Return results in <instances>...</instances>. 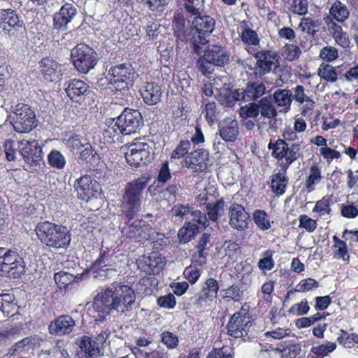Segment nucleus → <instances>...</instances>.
I'll return each mask as SVG.
<instances>
[{"instance_id":"09e8293b","label":"nucleus","mask_w":358,"mask_h":358,"mask_svg":"<svg viewBox=\"0 0 358 358\" xmlns=\"http://www.w3.org/2000/svg\"><path fill=\"white\" fill-rule=\"evenodd\" d=\"M48 162L50 166L55 169H62L66 164V159L63 155L56 150H52L48 155Z\"/></svg>"},{"instance_id":"4d7b16f0","label":"nucleus","mask_w":358,"mask_h":358,"mask_svg":"<svg viewBox=\"0 0 358 358\" xmlns=\"http://www.w3.org/2000/svg\"><path fill=\"white\" fill-rule=\"evenodd\" d=\"M331 211L329 200L323 198L316 202L313 213H315L318 217H322L328 215Z\"/></svg>"},{"instance_id":"e433bc0d","label":"nucleus","mask_w":358,"mask_h":358,"mask_svg":"<svg viewBox=\"0 0 358 358\" xmlns=\"http://www.w3.org/2000/svg\"><path fill=\"white\" fill-rule=\"evenodd\" d=\"M79 346L87 357H93L99 352V343L86 336L82 337Z\"/></svg>"},{"instance_id":"72a5a7b5","label":"nucleus","mask_w":358,"mask_h":358,"mask_svg":"<svg viewBox=\"0 0 358 358\" xmlns=\"http://www.w3.org/2000/svg\"><path fill=\"white\" fill-rule=\"evenodd\" d=\"M17 308L15 296L13 294H0V320L6 316L13 315Z\"/></svg>"},{"instance_id":"49530a36","label":"nucleus","mask_w":358,"mask_h":358,"mask_svg":"<svg viewBox=\"0 0 358 358\" xmlns=\"http://www.w3.org/2000/svg\"><path fill=\"white\" fill-rule=\"evenodd\" d=\"M337 341L346 348H352L354 344H358V334H348L346 331L341 329Z\"/></svg>"},{"instance_id":"4468645a","label":"nucleus","mask_w":358,"mask_h":358,"mask_svg":"<svg viewBox=\"0 0 358 358\" xmlns=\"http://www.w3.org/2000/svg\"><path fill=\"white\" fill-rule=\"evenodd\" d=\"M74 187L78 197L85 201L96 196L100 191L99 184L89 176H84L77 179Z\"/></svg>"},{"instance_id":"393cba45","label":"nucleus","mask_w":358,"mask_h":358,"mask_svg":"<svg viewBox=\"0 0 358 358\" xmlns=\"http://www.w3.org/2000/svg\"><path fill=\"white\" fill-rule=\"evenodd\" d=\"M42 340L37 336H29L16 343L9 350L10 355H21L32 353L33 350L39 348Z\"/></svg>"},{"instance_id":"dca6fc26","label":"nucleus","mask_w":358,"mask_h":358,"mask_svg":"<svg viewBox=\"0 0 358 358\" xmlns=\"http://www.w3.org/2000/svg\"><path fill=\"white\" fill-rule=\"evenodd\" d=\"M185 164L193 172H202L210 165L208 150L197 149L185 156Z\"/></svg>"},{"instance_id":"6e6552de","label":"nucleus","mask_w":358,"mask_h":358,"mask_svg":"<svg viewBox=\"0 0 358 358\" xmlns=\"http://www.w3.org/2000/svg\"><path fill=\"white\" fill-rule=\"evenodd\" d=\"M11 124L18 133H28L36 127V115L30 107L24 103H17L10 116Z\"/></svg>"},{"instance_id":"774afa93","label":"nucleus","mask_w":358,"mask_h":358,"mask_svg":"<svg viewBox=\"0 0 358 358\" xmlns=\"http://www.w3.org/2000/svg\"><path fill=\"white\" fill-rule=\"evenodd\" d=\"M320 152V155H322L324 159H325L328 163H330L334 159H338L341 157V153L339 151L327 146L322 147Z\"/></svg>"},{"instance_id":"3c124183","label":"nucleus","mask_w":358,"mask_h":358,"mask_svg":"<svg viewBox=\"0 0 358 358\" xmlns=\"http://www.w3.org/2000/svg\"><path fill=\"white\" fill-rule=\"evenodd\" d=\"M273 252L267 250L262 253V258L258 262V267L262 271H270L274 267Z\"/></svg>"},{"instance_id":"1a4fd4ad","label":"nucleus","mask_w":358,"mask_h":358,"mask_svg":"<svg viewBox=\"0 0 358 358\" xmlns=\"http://www.w3.org/2000/svg\"><path fill=\"white\" fill-rule=\"evenodd\" d=\"M22 259L15 251H6L0 248V274L13 278L20 277L24 271Z\"/></svg>"},{"instance_id":"412c9836","label":"nucleus","mask_w":358,"mask_h":358,"mask_svg":"<svg viewBox=\"0 0 358 358\" xmlns=\"http://www.w3.org/2000/svg\"><path fill=\"white\" fill-rule=\"evenodd\" d=\"M75 326L76 322L71 316L62 315L50 322L48 330L52 335L62 336L71 334Z\"/></svg>"},{"instance_id":"5fc2aeb1","label":"nucleus","mask_w":358,"mask_h":358,"mask_svg":"<svg viewBox=\"0 0 358 358\" xmlns=\"http://www.w3.org/2000/svg\"><path fill=\"white\" fill-rule=\"evenodd\" d=\"M280 351L282 358H301V348L299 344L290 343Z\"/></svg>"},{"instance_id":"c9c22d12","label":"nucleus","mask_w":358,"mask_h":358,"mask_svg":"<svg viewBox=\"0 0 358 358\" xmlns=\"http://www.w3.org/2000/svg\"><path fill=\"white\" fill-rule=\"evenodd\" d=\"M259 113L267 119H274L278 115L277 110L271 97H264L259 101Z\"/></svg>"},{"instance_id":"0e129e2a","label":"nucleus","mask_w":358,"mask_h":358,"mask_svg":"<svg viewBox=\"0 0 358 358\" xmlns=\"http://www.w3.org/2000/svg\"><path fill=\"white\" fill-rule=\"evenodd\" d=\"M299 220V227L305 229L308 232H313L317 228V221L309 217L306 215H301Z\"/></svg>"},{"instance_id":"b1692460","label":"nucleus","mask_w":358,"mask_h":358,"mask_svg":"<svg viewBox=\"0 0 358 358\" xmlns=\"http://www.w3.org/2000/svg\"><path fill=\"white\" fill-rule=\"evenodd\" d=\"M38 69L41 75L46 81H54L61 75V66L50 57L42 59L38 62Z\"/></svg>"},{"instance_id":"aec40b11","label":"nucleus","mask_w":358,"mask_h":358,"mask_svg":"<svg viewBox=\"0 0 358 358\" xmlns=\"http://www.w3.org/2000/svg\"><path fill=\"white\" fill-rule=\"evenodd\" d=\"M218 290L217 281L213 278H208L203 285L201 292L196 296L195 304L200 307L208 306L217 298Z\"/></svg>"},{"instance_id":"79ce46f5","label":"nucleus","mask_w":358,"mask_h":358,"mask_svg":"<svg viewBox=\"0 0 358 358\" xmlns=\"http://www.w3.org/2000/svg\"><path fill=\"white\" fill-rule=\"evenodd\" d=\"M287 185V178L285 173H277L274 174L271 179V188L274 193L278 195H282L285 193Z\"/></svg>"},{"instance_id":"7c9ffc66","label":"nucleus","mask_w":358,"mask_h":358,"mask_svg":"<svg viewBox=\"0 0 358 358\" xmlns=\"http://www.w3.org/2000/svg\"><path fill=\"white\" fill-rule=\"evenodd\" d=\"M110 263L108 252L101 251L99 258L93 263L92 266L94 278L106 277L108 275L109 267L112 266Z\"/></svg>"},{"instance_id":"0eeeda50","label":"nucleus","mask_w":358,"mask_h":358,"mask_svg":"<svg viewBox=\"0 0 358 358\" xmlns=\"http://www.w3.org/2000/svg\"><path fill=\"white\" fill-rule=\"evenodd\" d=\"M71 57L75 68L83 73L92 69L98 61L96 52L84 43L78 44L71 50Z\"/></svg>"},{"instance_id":"603ef678","label":"nucleus","mask_w":358,"mask_h":358,"mask_svg":"<svg viewBox=\"0 0 358 358\" xmlns=\"http://www.w3.org/2000/svg\"><path fill=\"white\" fill-rule=\"evenodd\" d=\"M301 146L298 143L288 144V149H285V157L287 167L300 156Z\"/></svg>"},{"instance_id":"f3484780","label":"nucleus","mask_w":358,"mask_h":358,"mask_svg":"<svg viewBox=\"0 0 358 358\" xmlns=\"http://www.w3.org/2000/svg\"><path fill=\"white\" fill-rule=\"evenodd\" d=\"M136 264L138 269L148 275L159 272L165 265L164 257L157 252H152L149 255L140 257Z\"/></svg>"},{"instance_id":"de8ad7c7","label":"nucleus","mask_w":358,"mask_h":358,"mask_svg":"<svg viewBox=\"0 0 358 358\" xmlns=\"http://www.w3.org/2000/svg\"><path fill=\"white\" fill-rule=\"evenodd\" d=\"M319 26V22L311 17H303L301 19L299 28L302 32L314 36L317 32L316 28Z\"/></svg>"},{"instance_id":"f257e3e1","label":"nucleus","mask_w":358,"mask_h":358,"mask_svg":"<svg viewBox=\"0 0 358 358\" xmlns=\"http://www.w3.org/2000/svg\"><path fill=\"white\" fill-rule=\"evenodd\" d=\"M135 301L136 294L131 287L112 284L96 296L93 308L99 313V320H103L111 311H115L118 314L131 311Z\"/></svg>"},{"instance_id":"a211bd4d","label":"nucleus","mask_w":358,"mask_h":358,"mask_svg":"<svg viewBox=\"0 0 358 358\" xmlns=\"http://www.w3.org/2000/svg\"><path fill=\"white\" fill-rule=\"evenodd\" d=\"M229 224L233 229L242 231L248 228L249 215L240 204L233 203L229 208Z\"/></svg>"},{"instance_id":"4be33fe9","label":"nucleus","mask_w":358,"mask_h":358,"mask_svg":"<svg viewBox=\"0 0 358 358\" xmlns=\"http://www.w3.org/2000/svg\"><path fill=\"white\" fill-rule=\"evenodd\" d=\"M218 133L225 142H234L239 136L237 120L232 117L223 119L218 123Z\"/></svg>"},{"instance_id":"864d4df0","label":"nucleus","mask_w":358,"mask_h":358,"mask_svg":"<svg viewBox=\"0 0 358 358\" xmlns=\"http://www.w3.org/2000/svg\"><path fill=\"white\" fill-rule=\"evenodd\" d=\"M321 180V172L319 167L313 165L310 167V174L306 180V187L308 191L313 189V186L320 182Z\"/></svg>"},{"instance_id":"680f3d73","label":"nucleus","mask_w":358,"mask_h":358,"mask_svg":"<svg viewBox=\"0 0 358 358\" xmlns=\"http://www.w3.org/2000/svg\"><path fill=\"white\" fill-rule=\"evenodd\" d=\"M320 57L324 61L331 62L338 58V50L333 46H325L320 50Z\"/></svg>"},{"instance_id":"052dcab7","label":"nucleus","mask_w":358,"mask_h":358,"mask_svg":"<svg viewBox=\"0 0 358 358\" xmlns=\"http://www.w3.org/2000/svg\"><path fill=\"white\" fill-rule=\"evenodd\" d=\"M318 282L313 278H306L301 280L296 286L295 291L297 292H306L313 289L317 288Z\"/></svg>"},{"instance_id":"c756f323","label":"nucleus","mask_w":358,"mask_h":358,"mask_svg":"<svg viewBox=\"0 0 358 358\" xmlns=\"http://www.w3.org/2000/svg\"><path fill=\"white\" fill-rule=\"evenodd\" d=\"M88 90L87 85L81 80H71L65 91L67 96L73 101H80Z\"/></svg>"},{"instance_id":"2eb2a0df","label":"nucleus","mask_w":358,"mask_h":358,"mask_svg":"<svg viewBox=\"0 0 358 358\" xmlns=\"http://www.w3.org/2000/svg\"><path fill=\"white\" fill-rule=\"evenodd\" d=\"M171 215L182 221L184 219L192 220L203 227L208 225V219L206 215H203L200 210H193L191 206L178 205L175 206L171 210Z\"/></svg>"},{"instance_id":"20e7f679","label":"nucleus","mask_w":358,"mask_h":358,"mask_svg":"<svg viewBox=\"0 0 358 358\" xmlns=\"http://www.w3.org/2000/svg\"><path fill=\"white\" fill-rule=\"evenodd\" d=\"M17 150L24 159V170L31 173H41L44 171L43 151L36 140L23 139L19 141Z\"/></svg>"},{"instance_id":"5701e85b","label":"nucleus","mask_w":358,"mask_h":358,"mask_svg":"<svg viewBox=\"0 0 358 358\" xmlns=\"http://www.w3.org/2000/svg\"><path fill=\"white\" fill-rule=\"evenodd\" d=\"M23 21L20 20L18 14L11 8L0 9V28L3 31L10 33L22 27Z\"/></svg>"},{"instance_id":"2f4dec72","label":"nucleus","mask_w":358,"mask_h":358,"mask_svg":"<svg viewBox=\"0 0 358 358\" xmlns=\"http://www.w3.org/2000/svg\"><path fill=\"white\" fill-rule=\"evenodd\" d=\"M241 38L249 54L254 55L259 52V38L255 31L249 28L244 29L241 32Z\"/></svg>"},{"instance_id":"e2e57ef3","label":"nucleus","mask_w":358,"mask_h":358,"mask_svg":"<svg viewBox=\"0 0 358 358\" xmlns=\"http://www.w3.org/2000/svg\"><path fill=\"white\" fill-rule=\"evenodd\" d=\"M161 341L169 349H174L178 345V338L170 331H163L161 335Z\"/></svg>"},{"instance_id":"8fccbe9b","label":"nucleus","mask_w":358,"mask_h":358,"mask_svg":"<svg viewBox=\"0 0 358 358\" xmlns=\"http://www.w3.org/2000/svg\"><path fill=\"white\" fill-rule=\"evenodd\" d=\"M253 220L256 225L262 230L265 231L271 228L270 220L264 210H255L253 213Z\"/></svg>"},{"instance_id":"bf43d9fd","label":"nucleus","mask_w":358,"mask_h":358,"mask_svg":"<svg viewBox=\"0 0 358 358\" xmlns=\"http://www.w3.org/2000/svg\"><path fill=\"white\" fill-rule=\"evenodd\" d=\"M191 148V142L189 141H180L175 150L172 152V159H180L185 157Z\"/></svg>"},{"instance_id":"a18cd8bd","label":"nucleus","mask_w":358,"mask_h":358,"mask_svg":"<svg viewBox=\"0 0 358 358\" xmlns=\"http://www.w3.org/2000/svg\"><path fill=\"white\" fill-rule=\"evenodd\" d=\"M317 73L322 79L331 83L336 81L338 77L334 67L327 64H322L318 68Z\"/></svg>"},{"instance_id":"a878e982","label":"nucleus","mask_w":358,"mask_h":358,"mask_svg":"<svg viewBox=\"0 0 358 358\" xmlns=\"http://www.w3.org/2000/svg\"><path fill=\"white\" fill-rule=\"evenodd\" d=\"M324 20L327 25L329 32L336 43L343 48H348L350 39L348 33L344 31L341 26L334 21L330 17H325Z\"/></svg>"},{"instance_id":"6e6d98bb","label":"nucleus","mask_w":358,"mask_h":358,"mask_svg":"<svg viewBox=\"0 0 358 358\" xmlns=\"http://www.w3.org/2000/svg\"><path fill=\"white\" fill-rule=\"evenodd\" d=\"M259 114V103H250L242 106L240 110V115L244 118H255Z\"/></svg>"},{"instance_id":"9d476101","label":"nucleus","mask_w":358,"mask_h":358,"mask_svg":"<svg viewBox=\"0 0 358 358\" xmlns=\"http://www.w3.org/2000/svg\"><path fill=\"white\" fill-rule=\"evenodd\" d=\"M151 146L145 142L136 141L127 148L125 158L127 163L137 168L145 165L151 160Z\"/></svg>"},{"instance_id":"423d86ee","label":"nucleus","mask_w":358,"mask_h":358,"mask_svg":"<svg viewBox=\"0 0 358 358\" xmlns=\"http://www.w3.org/2000/svg\"><path fill=\"white\" fill-rule=\"evenodd\" d=\"M138 76L130 64H121L111 67L106 76L113 90H127L129 85Z\"/></svg>"},{"instance_id":"4c0bfd02","label":"nucleus","mask_w":358,"mask_h":358,"mask_svg":"<svg viewBox=\"0 0 358 358\" xmlns=\"http://www.w3.org/2000/svg\"><path fill=\"white\" fill-rule=\"evenodd\" d=\"M273 100L280 107H283L287 110L290 108L292 101V93L287 89L278 90L273 94Z\"/></svg>"},{"instance_id":"9b49d317","label":"nucleus","mask_w":358,"mask_h":358,"mask_svg":"<svg viewBox=\"0 0 358 358\" xmlns=\"http://www.w3.org/2000/svg\"><path fill=\"white\" fill-rule=\"evenodd\" d=\"M215 20L208 15L195 17L192 21V26L195 29L197 36H193L194 51L199 53V44L205 45L208 40L206 35L211 33L215 27Z\"/></svg>"},{"instance_id":"cd10ccee","label":"nucleus","mask_w":358,"mask_h":358,"mask_svg":"<svg viewBox=\"0 0 358 358\" xmlns=\"http://www.w3.org/2000/svg\"><path fill=\"white\" fill-rule=\"evenodd\" d=\"M204 58L215 66H223L229 61L226 50L217 45H209L205 50Z\"/></svg>"},{"instance_id":"6ab92c4d","label":"nucleus","mask_w":358,"mask_h":358,"mask_svg":"<svg viewBox=\"0 0 358 358\" xmlns=\"http://www.w3.org/2000/svg\"><path fill=\"white\" fill-rule=\"evenodd\" d=\"M257 59L255 73L262 75L269 73L272 69L277 67L278 55L269 50L259 51L254 55Z\"/></svg>"},{"instance_id":"13d9d810","label":"nucleus","mask_w":358,"mask_h":358,"mask_svg":"<svg viewBox=\"0 0 358 358\" xmlns=\"http://www.w3.org/2000/svg\"><path fill=\"white\" fill-rule=\"evenodd\" d=\"M268 148L273 150L272 155L275 158L282 159L285 157V149H288V143L283 140L278 139L273 145V147L271 146L270 143Z\"/></svg>"},{"instance_id":"473e14b6","label":"nucleus","mask_w":358,"mask_h":358,"mask_svg":"<svg viewBox=\"0 0 358 358\" xmlns=\"http://www.w3.org/2000/svg\"><path fill=\"white\" fill-rule=\"evenodd\" d=\"M330 17L339 23H343L350 17V10L348 6L339 0L335 1L329 9Z\"/></svg>"},{"instance_id":"7ed1b4c3","label":"nucleus","mask_w":358,"mask_h":358,"mask_svg":"<svg viewBox=\"0 0 358 358\" xmlns=\"http://www.w3.org/2000/svg\"><path fill=\"white\" fill-rule=\"evenodd\" d=\"M37 237L48 247L55 249H66L71 237L67 227L45 221L37 224L35 229Z\"/></svg>"},{"instance_id":"ddd939ff","label":"nucleus","mask_w":358,"mask_h":358,"mask_svg":"<svg viewBox=\"0 0 358 358\" xmlns=\"http://www.w3.org/2000/svg\"><path fill=\"white\" fill-rule=\"evenodd\" d=\"M122 233L132 241L138 242L141 239H152L155 234L150 224L143 220H136L124 227Z\"/></svg>"},{"instance_id":"58836bf2","label":"nucleus","mask_w":358,"mask_h":358,"mask_svg":"<svg viewBox=\"0 0 358 358\" xmlns=\"http://www.w3.org/2000/svg\"><path fill=\"white\" fill-rule=\"evenodd\" d=\"M222 249L224 252V256L227 257V263L232 264L236 262L241 254V247L238 243L227 241L222 245Z\"/></svg>"},{"instance_id":"37998d69","label":"nucleus","mask_w":358,"mask_h":358,"mask_svg":"<svg viewBox=\"0 0 358 358\" xmlns=\"http://www.w3.org/2000/svg\"><path fill=\"white\" fill-rule=\"evenodd\" d=\"M157 285V280L154 277H145L140 280L137 289L140 294L145 296L151 295Z\"/></svg>"},{"instance_id":"39448f33","label":"nucleus","mask_w":358,"mask_h":358,"mask_svg":"<svg viewBox=\"0 0 358 358\" xmlns=\"http://www.w3.org/2000/svg\"><path fill=\"white\" fill-rule=\"evenodd\" d=\"M148 178H138L127 185L125 192L122 197V212L129 219H131L141 208V196L142 192L148 184Z\"/></svg>"},{"instance_id":"f8f14e48","label":"nucleus","mask_w":358,"mask_h":358,"mask_svg":"<svg viewBox=\"0 0 358 358\" xmlns=\"http://www.w3.org/2000/svg\"><path fill=\"white\" fill-rule=\"evenodd\" d=\"M251 326L252 320L248 314L238 311L230 317L227 325V334L236 338L245 337Z\"/></svg>"},{"instance_id":"c03bdc74","label":"nucleus","mask_w":358,"mask_h":358,"mask_svg":"<svg viewBox=\"0 0 358 358\" xmlns=\"http://www.w3.org/2000/svg\"><path fill=\"white\" fill-rule=\"evenodd\" d=\"M337 345L334 342H326L324 343L312 347L311 352L317 356V358H324L336 349Z\"/></svg>"},{"instance_id":"f704fd0d","label":"nucleus","mask_w":358,"mask_h":358,"mask_svg":"<svg viewBox=\"0 0 358 358\" xmlns=\"http://www.w3.org/2000/svg\"><path fill=\"white\" fill-rule=\"evenodd\" d=\"M265 91L266 87L262 83H249L242 92V99L248 101L262 96Z\"/></svg>"},{"instance_id":"338daca9","label":"nucleus","mask_w":358,"mask_h":358,"mask_svg":"<svg viewBox=\"0 0 358 358\" xmlns=\"http://www.w3.org/2000/svg\"><path fill=\"white\" fill-rule=\"evenodd\" d=\"M184 275L190 283L194 284L201 276V270L196 266L190 265L185 268Z\"/></svg>"},{"instance_id":"ea45409f","label":"nucleus","mask_w":358,"mask_h":358,"mask_svg":"<svg viewBox=\"0 0 358 358\" xmlns=\"http://www.w3.org/2000/svg\"><path fill=\"white\" fill-rule=\"evenodd\" d=\"M224 206L225 203L222 199L218 200L215 203H208L206 206V210L209 220L217 222L218 217L224 215Z\"/></svg>"},{"instance_id":"69168bd1","label":"nucleus","mask_w":358,"mask_h":358,"mask_svg":"<svg viewBox=\"0 0 358 358\" xmlns=\"http://www.w3.org/2000/svg\"><path fill=\"white\" fill-rule=\"evenodd\" d=\"M301 54L299 48L295 44H287L284 46L283 55L289 61L298 58Z\"/></svg>"},{"instance_id":"f03ea898","label":"nucleus","mask_w":358,"mask_h":358,"mask_svg":"<svg viewBox=\"0 0 358 358\" xmlns=\"http://www.w3.org/2000/svg\"><path fill=\"white\" fill-rule=\"evenodd\" d=\"M142 124L141 114L138 110L125 108L117 119H111L106 122L104 136L112 138L120 134H134L140 129Z\"/></svg>"},{"instance_id":"c85d7f7f","label":"nucleus","mask_w":358,"mask_h":358,"mask_svg":"<svg viewBox=\"0 0 358 358\" xmlns=\"http://www.w3.org/2000/svg\"><path fill=\"white\" fill-rule=\"evenodd\" d=\"M76 8L71 3H65L59 11L55 15V26L58 29H64L66 24L70 22L76 15Z\"/></svg>"},{"instance_id":"bb28decb","label":"nucleus","mask_w":358,"mask_h":358,"mask_svg":"<svg viewBox=\"0 0 358 358\" xmlns=\"http://www.w3.org/2000/svg\"><path fill=\"white\" fill-rule=\"evenodd\" d=\"M162 94L161 87L155 82L145 83L141 89V94L144 102L150 106L159 103Z\"/></svg>"},{"instance_id":"a19ab883","label":"nucleus","mask_w":358,"mask_h":358,"mask_svg":"<svg viewBox=\"0 0 358 358\" xmlns=\"http://www.w3.org/2000/svg\"><path fill=\"white\" fill-rule=\"evenodd\" d=\"M80 278L64 271H59L54 275L55 281L60 289H66L69 285L74 281H78Z\"/></svg>"}]
</instances>
